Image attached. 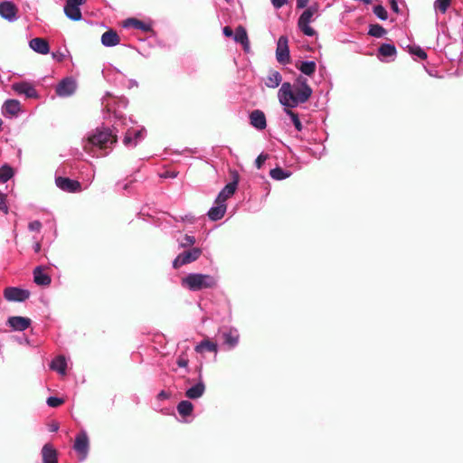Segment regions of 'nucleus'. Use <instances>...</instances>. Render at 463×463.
Here are the masks:
<instances>
[{"label":"nucleus","instance_id":"nucleus-1","mask_svg":"<svg viewBox=\"0 0 463 463\" xmlns=\"http://www.w3.org/2000/svg\"><path fill=\"white\" fill-rule=\"evenodd\" d=\"M313 90L308 85L307 79L300 75L294 82H283L278 92L280 104L287 108H296L307 102Z\"/></svg>","mask_w":463,"mask_h":463},{"label":"nucleus","instance_id":"nucleus-2","mask_svg":"<svg viewBox=\"0 0 463 463\" xmlns=\"http://www.w3.org/2000/svg\"><path fill=\"white\" fill-rule=\"evenodd\" d=\"M117 142V137L109 128H97L83 139L84 150L92 156H107L112 146Z\"/></svg>","mask_w":463,"mask_h":463},{"label":"nucleus","instance_id":"nucleus-3","mask_svg":"<svg viewBox=\"0 0 463 463\" xmlns=\"http://www.w3.org/2000/svg\"><path fill=\"white\" fill-rule=\"evenodd\" d=\"M128 104V100L125 97H112L109 92H106V94L101 99V106L103 110H106L108 114L113 115L114 121V128H118V126H127L128 122L132 123L131 118H127L120 112L121 109H126Z\"/></svg>","mask_w":463,"mask_h":463},{"label":"nucleus","instance_id":"nucleus-4","mask_svg":"<svg viewBox=\"0 0 463 463\" xmlns=\"http://www.w3.org/2000/svg\"><path fill=\"white\" fill-rule=\"evenodd\" d=\"M217 281V278L210 274L189 273L182 279V286L191 291H200L214 288Z\"/></svg>","mask_w":463,"mask_h":463},{"label":"nucleus","instance_id":"nucleus-5","mask_svg":"<svg viewBox=\"0 0 463 463\" xmlns=\"http://www.w3.org/2000/svg\"><path fill=\"white\" fill-rule=\"evenodd\" d=\"M133 125L134 122L132 121V123L128 122L127 126H120L122 128H126L123 144L127 147H135L146 137L145 128L134 127Z\"/></svg>","mask_w":463,"mask_h":463},{"label":"nucleus","instance_id":"nucleus-6","mask_svg":"<svg viewBox=\"0 0 463 463\" xmlns=\"http://www.w3.org/2000/svg\"><path fill=\"white\" fill-rule=\"evenodd\" d=\"M202 254L200 248H192L186 251L179 253L173 261V268L178 269L184 265L192 263L199 259Z\"/></svg>","mask_w":463,"mask_h":463},{"label":"nucleus","instance_id":"nucleus-7","mask_svg":"<svg viewBox=\"0 0 463 463\" xmlns=\"http://www.w3.org/2000/svg\"><path fill=\"white\" fill-rule=\"evenodd\" d=\"M90 441L87 432L85 430H81L75 437V441L73 445L74 450L80 455V459L84 460L89 453Z\"/></svg>","mask_w":463,"mask_h":463},{"label":"nucleus","instance_id":"nucleus-8","mask_svg":"<svg viewBox=\"0 0 463 463\" xmlns=\"http://www.w3.org/2000/svg\"><path fill=\"white\" fill-rule=\"evenodd\" d=\"M84 2L85 0H67L63 8L67 18L71 21H80L82 14L80 7Z\"/></svg>","mask_w":463,"mask_h":463},{"label":"nucleus","instance_id":"nucleus-9","mask_svg":"<svg viewBox=\"0 0 463 463\" xmlns=\"http://www.w3.org/2000/svg\"><path fill=\"white\" fill-rule=\"evenodd\" d=\"M232 175V181L228 183L218 194L216 200L218 202H222L226 203V201L228 198L232 196L237 189V185L239 183V175L236 171H232L231 173Z\"/></svg>","mask_w":463,"mask_h":463},{"label":"nucleus","instance_id":"nucleus-10","mask_svg":"<svg viewBox=\"0 0 463 463\" xmlns=\"http://www.w3.org/2000/svg\"><path fill=\"white\" fill-rule=\"evenodd\" d=\"M288 40L287 36L281 35L277 43L276 58L281 64H288L290 61Z\"/></svg>","mask_w":463,"mask_h":463},{"label":"nucleus","instance_id":"nucleus-11","mask_svg":"<svg viewBox=\"0 0 463 463\" xmlns=\"http://www.w3.org/2000/svg\"><path fill=\"white\" fill-rule=\"evenodd\" d=\"M4 296L8 301L23 302L30 297V292L27 289L9 287L5 289Z\"/></svg>","mask_w":463,"mask_h":463},{"label":"nucleus","instance_id":"nucleus-12","mask_svg":"<svg viewBox=\"0 0 463 463\" xmlns=\"http://www.w3.org/2000/svg\"><path fill=\"white\" fill-rule=\"evenodd\" d=\"M77 88L76 81L71 78H65L56 86V94L59 97H69L72 95Z\"/></svg>","mask_w":463,"mask_h":463},{"label":"nucleus","instance_id":"nucleus-13","mask_svg":"<svg viewBox=\"0 0 463 463\" xmlns=\"http://www.w3.org/2000/svg\"><path fill=\"white\" fill-rule=\"evenodd\" d=\"M17 7L11 1H4L0 3V16L8 22L17 20Z\"/></svg>","mask_w":463,"mask_h":463},{"label":"nucleus","instance_id":"nucleus-14","mask_svg":"<svg viewBox=\"0 0 463 463\" xmlns=\"http://www.w3.org/2000/svg\"><path fill=\"white\" fill-rule=\"evenodd\" d=\"M55 184L58 188L64 192L75 193L80 190V184L78 181L68 177H56Z\"/></svg>","mask_w":463,"mask_h":463},{"label":"nucleus","instance_id":"nucleus-15","mask_svg":"<svg viewBox=\"0 0 463 463\" xmlns=\"http://www.w3.org/2000/svg\"><path fill=\"white\" fill-rule=\"evenodd\" d=\"M12 90L19 94V95H24L26 98H37L38 94L34 87L25 81L21 82H14L12 85Z\"/></svg>","mask_w":463,"mask_h":463},{"label":"nucleus","instance_id":"nucleus-16","mask_svg":"<svg viewBox=\"0 0 463 463\" xmlns=\"http://www.w3.org/2000/svg\"><path fill=\"white\" fill-rule=\"evenodd\" d=\"M205 392V384L203 382L201 374V367H199V379L198 382L185 391V396L191 400L201 398Z\"/></svg>","mask_w":463,"mask_h":463},{"label":"nucleus","instance_id":"nucleus-17","mask_svg":"<svg viewBox=\"0 0 463 463\" xmlns=\"http://www.w3.org/2000/svg\"><path fill=\"white\" fill-rule=\"evenodd\" d=\"M21 111V104L17 99H6L2 106V114L5 117L12 118L18 116Z\"/></svg>","mask_w":463,"mask_h":463},{"label":"nucleus","instance_id":"nucleus-18","mask_svg":"<svg viewBox=\"0 0 463 463\" xmlns=\"http://www.w3.org/2000/svg\"><path fill=\"white\" fill-rule=\"evenodd\" d=\"M250 125L258 130H263L267 127L266 116L263 111L255 109L250 114Z\"/></svg>","mask_w":463,"mask_h":463},{"label":"nucleus","instance_id":"nucleus-19","mask_svg":"<svg viewBox=\"0 0 463 463\" xmlns=\"http://www.w3.org/2000/svg\"><path fill=\"white\" fill-rule=\"evenodd\" d=\"M226 210V203L222 202H218L215 199L214 205L209 209L207 215L211 221H219L224 216Z\"/></svg>","mask_w":463,"mask_h":463},{"label":"nucleus","instance_id":"nucleus-20","mask_svg":"<svg viewBox=\"0 0 463 463\" xmlns=\"http://www.w3.org/2000/svg\"><path fill=\"white\" fill-rule=\"evenodd\" d=\"M7 325L14 331H24L31 325V319L24 317H10Z\"/></svg>","mask_w":463,"mask_h":463},{"label":"nucleus","instance_id":"nucleus-21","mask_svg":"<svg viewBox=\"0 0 463 463\" xmlns=\"http://www.w3.org/2000/svg\"><path fill=\"white\" fill-rule=\"evenodd\" d=\"M318 16V5L317 4L311 5L301 14V15L298 18V24H310Z\"/></svg>","mask_w":463,"mask_h":463},{"label":"nucleus","instance_id":"nucleus-22","mask_svg":"<svg viewBox=\"0 0 463 463\" xmlns=\"http://www.w3.org/2000/svg\"><path fill=\"white\" fill-rule=\"evenodd\" d=\"M240 335L237 329L230 328L222 332L223 344L229 349L234 348L239 343Z\"/></svg>","mask_w":463,"mask_h":463},{"label":"nucleus","instance_id":"nucleus-23","mask_svg":"<svg viewBox=\"0 0 463 463\" xmlns=\"http://www.w3.org/2000/svg\"><path fill=\"white\" fill-rule=\"evenodd\" d=\"M29 46L40 54H47L50 51L49 43L43 38H33L29 42Z\"/></svg>","mask_w":463,"mask_h":463},{"label":"nucleus","instance_id":"nucleus-24","mask_svg":"<svg viewBox=\"0 0 463 463\" xmlns=\"http://www.w3.org/2000/svg\"><path fill=\"white\" fill-rule=\"evenodd\" d=\"M33 281L39 286H49L52 279L47 273L43 272V269L41 266H38L33 269Z\"/></svg>","mask_w":463,"mask_h":463},{"label":"nucleus","instance_id":"nucleus-25","mask_svg":"<svg viewBox=\"0 0 463 463\" xmlns=\"http://www.w3.org/2000/svg\"><path fill=\"white\" fill-rule=\"evenodd\" d=\"M124 27H133L135 29L140 30L142 32L147 33L152 31V26L148 23H145L141 20H138L137 18H128L127 19L124 24Z\"/></svg>","mask_w":463,"mask_h":463},{"label":"nucleus","instance_id":"nucleus-26","mask_svg":"<svg viewBox=\"0 0 463 463\" xmlns=\"http://www.w3.org/2000/svg\"><path fill=\"white\" fill-rule=\"evenodd\" d=\"M42 456L43 463H58L57 451L49 443L43 447Z\"/></svg>","mask_w":463,"mask_h":463},{"label":"nucleus","instance_id":"nucleus-27","mask_svg":"<svg viewBox=\"0 0 463 463\" xmlns=\"http://www.w3.org/2000/svg\"><path fill=\"white\" fill-rule=\"evenodd\" d=\"M233 39L236 43H241L246 52L250 49V42L246 30L242 26L236 28L233 34Z\"/></svg>","mask_w":463,"mask_h":463},{"label":"nucleus","instance_id":"nucleus-28","mask_svg":"<svg viewBox=\"0 0 463 463\" xmlns=\"http://www.w3.org/2000/svg\"><path fill=\"white\" fill-rule=\"evenodd\" d=\"M119 37L113 30H109L101 35V43L106 47H113L118 44Z\"/></svg>","mask_w":463,"mask_h":463},{"label":"nucleus","instance_id":"nucleus-29","mask_svg":"<svg viewBox=\"0 0 463 463\" xmlns=\"http://www.w3.org/2000/svg\"><path fill=\"white\" fill-rule=\"evenodd\" d=\"M50 367L52 370L57 372L61 375L66 374V369H67V362L64 356L59 355L55 357L51 364Z\"/></svg>","mask_w":463,"mask_h":463},{"label":"nucleus","instance_id":"nucleus-30","mask_svg":"<svg viewBox=\"0 0 463 463\" xmlns=\"http://www.w3.org/2000/svg\"><path fill=\"white\" fill-rule=\"evenodd\" d=\"M296 67L304 75L311 76L316 71L317 63L314 61H300L299 64H297Z\"/></svg>","mask_w":463,"mask_h":463},{"label":"nucleus","instance_id":"nucleus-31","mask_svg":"<svg viewBox=\"0 0 463 463\" xmlns=\"http://www.w3.org/2000/svg\"><path fill=\"white\" fill-rule=\"evenodd\" d=\"M378 52L383 58H392L393 60L396 56V48L391 43H383L379 47Z\"/></svg>","mask_w":463,"mask_h":463},{"label":"nucleus","instance_id":"nucleus-32","mask_svg":"<svg viewBox=\"0 0 463 463\" xmlns=\"http://www.w3.org/2000/svg\"><path fill=\"white\" fill-rule=\"evenodd\" d=\"M292 108L284 107V112L288 117L290 122L295 127L296 130L300 132L303 129V125L299 119V117L297 113L291 110Z\"/></svg>","mask_w":463,"mask_h":463},{"label":"nucleus","instance_id":"nucleus-33","mask_svg":"<svg viewBox=\"0 0 463 463\" xmlns=\"http://www.w3.org/2000/svg\"><path fill=\"white\" fill-rule=\"evenodd\" d=\"M282 77L279 71H271L265 80V85L268 88L275 89L281 83Z\"/></svg>","mask_w":463,"mask_h":463},{"label":"nucleus","instance_id":"nucleus-34","mask_svg":"<svg viewBox=\"0 0 463 463\" xmlns=\"http://www.w3.org/2000/svg\"><path fill=\"white\" fill-rule=\"evenodd\" d=\"M194 350H195V352L200 353V354L203 353L204 351L216 353L217 352V345L209 340H203L195 346Z\"/></svg>","mask_w":463,"mask_h":463},{"label":"nucleus","instance_id":"nucleus-35","mask_svg":"<svg viewBox=\"0 0 463 463\" xmlns=\"http://www.w3.org/2000/svg\"><path fill=\"white\" fill-rule=\"evenodd\" d=\"M269 175L274 180L281 181L288 178L291 175V172L280 167H275L269 171Z\"/></svg>","mask_w":463,"mask_h":463},{"label":"nucleus","instance_id":"nucleus-36","mask_svg":"<svg viewBox=\"0 0 463 463\" xmlns=\"http://www.w3.org/2000/svg\"><path fill=\"white\" fill-rule=\"evenodd\" d=\"M193 410H194V405L189 401H186V400L181 401L177 404V411L183 417L191 415V413L193 412Z\"/></svg>","mask_w":463,"mask_h":463},{"label":"nucleus","instance_id":"nucleus-37","mask_svg":"<svg viewBox=\"0 0 463 463\" xmlns=\"http://www.w3.org/2000/svg\"><path fill=\"white\" fill-rule=\"evenodd\" d=\"M368 34L376 38H381L386 34V30L380 24H371Z\"/></svg>","mask_w":463,"mask_h":463},{"label":"nucleus","instance_id":"nucleus-38","mask_svg":"<svg viewBox=\"0 0 463 463\" xmlns=\"http://www.w3.org/2000/svg\"><path fill=\"white\" fill-rule=\"evenodd\" d=\"M14 175L13 168L7 165H4L0 168V181L2 183L7 182Z\"/></svg>","mask_w":463,"mask_h":463},{"label":"nucleus","instance_id":"nucleus-39","mask_svg":"<svg viewBox=\"0 0 463 463\" xmlns=\"http://www.w3.org/2000/svg\"><path fill=\"white\" fill-rule=\"evenodd\" d=\"M451 0H436L434 2V9L436 12L445 14L450 5Z\"/></svg>","mask_w":463,"mask_h":463},{"label":"nucleus","instance_id":"nucleus-40","mask_svg":"<svg viewBox=\"0 0 463 463\" xmlns=\"http://www.w3.org/2000/svg\"><path fill=\"white\" fill-rule=\"evenodd\" d=\"M196 240L194 236L185 234L183 240L179 242L181 248H188L195 243Z\"/></svg>","mask_w":463,"mask_h":463},{"label":"nucleus","instance_id":"nucleus-41","mask_svg":"<svg viewBox=\"0 0 463 463\" xmlns=\"http://www.w3.org/2000/svg\"><path fill=\"white\" fill-rule=\"evenodd\" d=\"M298 28L300 31L307 36H315L316 31L309 25V24H298Z\"/></svg>","mask_w":463,"mask_h":463},{"label":"nucleus","instance_id":"nucleus-42","mask_svg":"<svg viewBox=\"0 0 463 463\" xmlns=\"http://www.w3.org/2000/svg\"><path fill=\"white\" fill-rule=\"evenodd\" d=\"M373 14L381 20L384 21L388 18L387 11L382 5H375L373 7Z\"/></svg>","mask_w":463,"mask_h":463},{"label":"nucleus","instance_id":"nucleus-43","mask_svg":"<svg viewBox=\"0 0 463 463\" xmlns=\"http://www.w3.org/2000/svg\"><path fill=\"white\" fill-rule=\"evenodd\" d=\"M410 52L411 54L417 56L418 58H420L421 60L427 59L426 52L419 46L411 47Z\"/></svg>","mask_w":463,"mask_h":463},{"label":"nucleus","instance_id":"nucleus-44","mask_svg":"<svg viewBox=\"0 0 463 463\" xmlns=\"http://www.w3.org/2000/svg\"><path fill=\"white\" fill-rule=\"evenodd\" d=\"M188 363H189V360L184 354L178 355V357L176 359V364L180 368H184L186 372L189 371L188 370Z\"/></svg>","mask_w":463,"mask_h":463},{"label":"nucleus","instance_id":"nucleus-45","mask_svg":"<svg viewBox=\"0 0 463 463\" xmlns=\"http://www.w3.org/2000/svg\"><path fill=\"white\" fill-rule=\"evenodd\" d=\"M46 402L49 407L56 408L63 403V400L58 397L50 396Z\"/></svg>","mask_w":463,"mask_h":463},{"label":"nucleus","instance_id":"nucleus-46","mask_svg":"<svg viewBox=\"0 0 463 463\" xmlns=\"http://www.w3.org/2000/svg\"><path fill=\"white\" fill-rule=\"evenodd\" d=\"M0 211L5 213V214L8 213V207L6 204V196L5 194L0 193Z\"/></svg>","mask_w":463,"mask_h":463},{"label":"nucleus","instance_id":"nucleus-47","mask_svg":"<svg viewBox=\"0 0 463 463\" xmlns=\"http://www.w3.org/2000/svg\"><path fill=\"white\" fill-rule=\"evenodd\" d=\"M28 229L31 232H40L42 229V223L40 221H33L28 224Z\"/></svg>","mask_w":463,"mask_h":463},{"label":"nucleus","instance_id":"nucleus-48","mask_svg":"<svg viewBox=\"0 0 463 463\" xmlns=\"http://www.w3.org/2000/svg\"><path fill=\"white\" fill-rule=\"evenodd\" d=\"M270 2L275 9H279L288 3V0H270Z\"/></svg>","mask_w":463,"mask_h":463},{"label":"nucleus","instance_id":"nucleus-49","mask_svg":"<svg viewBox=\"0 0 463 463\" xmlns=\"http://www.w3.org/2000/svg\"><path fill=\"white\" fill-rule=\"evenodd\" d=\"M267 159V156L260 154L255 160L257 168H260Z\"/></svg>","mask_w":463,"mask_h":463},{"label":"nucleus","instance_id":"nucleus-50","mask_svg":"<svg viewBox=\"0 0 463 463\" xmlns=\"http://www.w3.org/2000/svg\"><path fill=\"white\" fill-rule=\"evenodd\" d=\"M222 33L223 34L226 36V37H232L233 36V31L232 30L231 27L229 26H225L223 29H222Z\"/></svg>","mask_w":463,"mask_h":463},{"label":"nucleus","instance_id":"nucleus-51","mask_svg":"<svg viewBox=\"0 0 463 463\" xmlns=\"http://www.w3.org/2000/svg\"><path fill=\"white\" fill-rule=\"evenodd\" d=\"M170 397V394L168 392H166L165 391H161L158 394H157V399L158 400H166Z\"/></svg>","mask_w":463,"mask_h":463},{"label":"nucleus","instance_id":"nucleus-52","mask_svg":"<svg viewBox=\"0 0 463 463\" xmlns=\"http://www.w3.org/2000/svg\"><path fill=\"white\" fill-rule=\"evenodd\" d=\"M391 8L394 13L399 14L400 9L396 0H391Z\"/></svg>","mask_w":463,"mask_h":463},{"label":"nucleus","instance_id":"nucleus-53","mask_svg":"<svg viewBox=\"0 0 463 463\" xmlns=\"http://www.w3.org/2000/svg\"><path fill=\"white\" fill-rule=\"evenodd\" d=\"M183 222H188L190 223H194L195 221V218L191 214H186L185 216L181 218Z\"/></svg>","mask_w":463,"mask_h":463},{"label":"nucleus","instance_id":"nucleus-54","mask_svg":"<svg viewBox=\"0 0 463 463\" xmlns=\"http://www.w3.org/2000/svg\"><path fill=\"white\" fill-rule=\"evenodd\" d=\"M308 0H297V7L301 9L307 6Z\"/></svg>","mask_w":463,"mask_h":463},{"label":"nucleus","instance_id":"nucleus-55","mask_svg":"<svg viewBox=\"0 0 463 463\" xmlns=\"http://www.w3.org/2000/svg\"><path fill=\"white\" fill-rule=\"evenodd\" d=\"M138 83L136 80H129V83L128 88L131 89L133 87H137Z\"/></svg>","mask_w":463,"mask_h":463},{"label":"nucleus","instance_id":"nucleus-56","mask_svg":"<svg viewBox=\"0 0 463 463\" xmlns=\"http://www.w3.org/2000/svg\"><path fill=\"white\" fill-rule=\"evenodd\" d=\"M117 186H118V187H121V188H122V189H124V190H127V189L128 188V184H127V183H123V182H118V183L117 184Z\"/></svg>","mask_w":463,"mask_h":463},{"label":"nucleus","instance_id":"nucleus-57","mask_svg":"<svg viewBox=\"0 0 463 463\" xmlns=\"http://www.w3.org/2000/svg\"><path fill=\"white\" fill-rule=\"evenodd\" d=\"M52 57L58 61H61L63 58V54L61 53H52Z\"/></svg>","mask_w":463,"mask_h":463},{"label":"nucleus","instance_id":"nucleus-58","mask_svg":"<svg viewBox=\"0 0 463 463\" xmlns=\"http://www.w3.org/2000/svg\"><path fill=\"white\" fill-rule=\"evenodd\" d=\"M33 250L36 253H38L40 250H41V243L40 242H36L33 246Z\"/></svg>","mask_w":463,"mask_h":463},{"label":"nucleus","instance_id":"nucleus-59","mask_svg":"<svg viewBox=\"0 0 463 463\" xmlns=\"http://www.w3.org/2000/svg\"><path fill=\"white\" fill-rule=\"evenodd\" d=\"M58 429H59V427L57 425H53V426H52L51 430L56 431V430H58Z\"/></svg>","mask_w":463,"mask_h":463},{"label":"nucleus","instance_id":"nucleus-60","mask_svg":"<svg viewBox=\"0 0 463 463\" xmlns=\"http://www.w3.org/2000/svg\"><path fill=\"white\" fill-rule=\"evenodd\" d=\"M171 176L176 177V175H174V173H171Z\"/></svg>","mask_w":463,"mask_h":463},{"label":"nucleus","instance_id":"nucleus-61","mask_svg":"<svg viewBox=\"0 0 463 463\" xmlns=\"http://www.w3.org/2000/svg\"><path fill=\"white\" fill-rule=\"evenodd\" d=\"M171 176L176 177V175H174V173H171Z\"/></svg>","mask_w":463,"mask_h":463}]
</instances>
